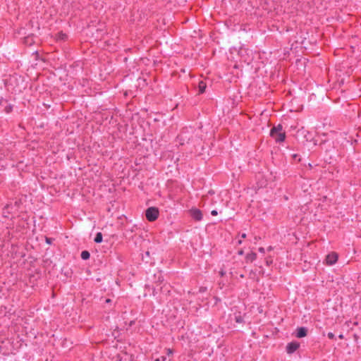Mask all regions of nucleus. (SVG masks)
<instances>
[{
    "label": "nucleus",
    "instance_id": "7ed1b4c3",
    "mask_svg": "<svg viewBox=\"0 0 361 361\" xmlns=\"http://www.w3.org/2000/svg\"><path fill=\"white\" fill-rule=\"evenodd\" d=\"M159 215V209L154 207H149L145 211L146 219L151 222L156 221L158 219Z\"/></svg>",
    "mask_w": 361,
    "mask_h": 361
},
{
    "label": "nucleus",
    "instance_id": "b1692460",
    "mask_svg": "<svg viewBox=\"0 0 361 361\" xmlns=\"http://www.w3.org/2000/svg\"><path fill=\"white\" fill-rule=\"evenodd\" d=\"M220 274H221V276H224L225 274V272L223 270H221L220 271Z\"/></svg>",
    "mask_w": 361,
    "mask_h": 361
},
{
    "label": "nucleus",
    "instance_id": "dca6fc26",
    "mask_svg": "<svg viewBox=\"0 0 361 361\" xmlns=\"http://www.w3.org/2000/svg\"><path fill=\"white\" fill-rule=\"evenodd\" d=\"M327 336L329 339H334L335 338V336L332 332H329Z\"/></svg>",
    "mask_w": 361,
    "mask_h": 361
},
{
    "label": "nucleus",
    "instance_id": "ddd939ff",
    "mask_svg": "<svg viewBox=\"0 0 361 361\" xmlns=\"http://www.w3.org/2000/svg\"><path fill=\"white\" fill-rule=\"evenodd\" d=\"M13 106L11 105H8L5 107V111L8 114L12 111Z\"/></svg>",
    "mask_w": 361,
    "mask_h": 361
},
{
    "label": "nucleus",
    "instance_id": "412c9836",
    "mask_svg": "<svg viewBox=\"0 0 361 361\" xmlns=\"http://www.w3.org/2000/svg\"><path fill=\"white\" fill-rule=\"evenodd\" d=\"M259 252H261V253H262V254H264V252H265V249H264V247H259Z\"/></svg>",
    "mask_w": 361,
    "mask_h": 361
},
{
    "label": "nucleus",
    "instance_id": "6ab92c4d",
    "mask_svg": "<svg viewBox=\"0 0 361 361\" xmlns=\"http://www.w3.org/2000/svg\"><path fill=\"white\" fill-rule=\"evenodd\" d=\"M166 351H167V355H170L173 354V350L171 348H167Z\"/></svg>",
    "mask_w": 361,
    "mask_h": 361
},
{
    "label": "nucleus",
    "instance_id": "4468645a",
    "mask_svg": "<svg viewBox=\"0 0 361 361\" xmlns=\"http://www.w3.org/2000/svg\"><path fill=\"white\" fill-rule=\"evenodd\" d=\"M273 260L271 257H267L266 258V264L267 266H269L271 264H272Z\"/></svg>",
    "mask_w": 361,
    "mask_h": 361
},
{
    "label": "nucleus",
    "instance_id": "a211bd4d",
    "mask_svg": "<svg viewBox=\"0 0 361 361\" xmlns=\"http://www.w3.org/2000/svg\"><path fill=\"white\" fill-rule=\"evenodd\" d=\"M235 321L238 323H241L243 322V319L241 318V317H235Z\"/></svg>",
    "mask_w": 361,
    "mask_h": 361
},
{
    "label": "nucleus",
    "instance_id": "39448f33",
    "mask_svg": "<svg viewBox=\"0 0 361 361\" xmlns=\"http://www.w3.org/2000/svg\"><path fill=\"white\" fill-rule=\"evenodd\" d=\"M338 260V255L333 252L326 255V262L328 265L334 264Z\"/></svg>",
    "mask_w": 361,
    "mask_h": 361
},
{
    "label": "nucleus",
    "instance_id": "423d86ee",
    "mask_svg": "<svg viewBox=\"0 0 361 361\" xmlns=\"http://www.w3.org/2000/svg\"><path fill=\"white\" fill-rule=\"evenodd\" d=\"M300 346L298 342H290L286 346V352L288 354H292L296 351Z\"/></svg>",
    "mask_w": 361,
    "mask_h": 361
},
{
    "label": "nucleus",
    "instance_id": "f257e3e1",
    "mask_svg": "<svg viewBox=\"0 0 361 361\" xmlns=\"http://www.w3.org/2000/svg\"><path fill=\"white\" fill-rule=\"evenodd\" d=\"M276 176L272 172L258 173L256 175V184L258 189L263 188H273L276 186Z\"/></svg>",
    "mask_w": 361,
    "mask_h": 361
},
{
    "label": "nucleus",
    "instance_id": "4be33fe9",
    "mask_svg": "<svg viewBox=\"0 0 361 361\" xmlns=\"http://www.w3.org/2000/svg\"><path fill=\"white\" fill-rule=\"evenodd\" d=\"M46 242H47L48 244H50V243H51V239H50V238H46Z\"/></svg>",
    "mask_w": 361,
    "mask_h": 361
},
{
    "label": "nucleus",
    "instance_id": "5701e85b",
    "mask_svg": "<svg viewBox=\"0 0 361 361\" xmlns=\"http://www.w3.org/2000/svg\"><path fill=\"white\" fill-rule=\"evenodd\" d=\"M246 238V234L245 233H243L241 235V238Z\"/></svg>",
    "mask_w": 361,
    "mask_h": 361
},
{
    "label": "nucleus",
    "instance_id": "20e7f679",
    "mask_svg": "<svg viewBox=\"0 0 361 361\" xmlns=\"http://www.w3.org/2000/svg\"><path fill=\"white\" fill-rule=\"evenodd\" d=\"M190 214L191 217L195 221H201L203 218L201 210L197 208H192L190 210Z\"/></svg>",
    "mask_w": 361,
    "mask_h": 361
},
{
    "label": "nucleus",
    "instance_id": "c85d7f7f",
    "mask_svg": "<svg viewBox=\"0 0 361 361\" xmlns=\"http://www.w3.org/2000/svg\"><path fill=\"white\" fill-rule=\"evenodd\" d=\"M242 243V240H238V244H241Z\"/></svg>",
    "mask_w": 361,
    "mask_h": 361
},
{
    "label": "nucleus",
    "instance_id": "bb28decb",
    "mask_svg": "<svg viewBox=\"0 0 361 361\" xmlns=\"http://www.w3.org/2000/svg\"><path fill=\"white\" fill-rule=\"evenodd\" d=\"M268 251H271L272 250V247L271 246H269L268 248H267Z\"/></svg>",
    "mask_w": 361,
    "mask_h": 361
},
{
    "label": "nucleus",
    "instance_id": "0eeeda50",
    "mask_svg": "<svg viewBox=\"0 0 361 361\" xmlns=\"http://www.w3.org/2000/svg\"><path fill=\"white\" fill-rule=\"evenodd\" d=\"M307 330L305 327H299L296 330V336L298 338H302L307 335Z\"/></svg>",
    "mask_w": 361,
    "mask_h": 361
},
{
    "label": "nucleus",
    "instance_id": "393cba45",
    "mask_svg": "<svg viewBox=\"0 0 361 361\" xmlns=\"http://www.w3.org/2000/svg\"><path fill=\"white\" fill-rule=\"evenodd\" d=\"M243 254V250L238 251V255H242Z\"/></svg>",
    "mask_w": 361,
    "mask_h": 361
},
{
    "label": "nucleus",
    "instance_id": "c756f323",
    "mask_svg": "<svg viewBox=\"0 0 361 361\" xmlns=\"http://www.w3.org/2000/svg\"><path fill=\"white\" fill-rule=\"evenodd\" d=\"M9 208V205H7L5 209H8Z\"/></svg>",
    "mask_w": 361,
    "mask_h": 361
},
{
    "label": "nucleus",
    "instance_id": "9b49d317",
    "mask_svg": "<svg viewBox=\"0 0 361 361\" xmlns=\"http://www.w3.org/2000/svg\"><path fill=\"white\" fill-rule=\"evenodd\" d=\"M102 238H103V237H102V233L99 232V233H97L96 234V236H95V238H94V242H95L96 243H102Z\"/></svg>",
    "mask_w": 361,
    "mask_h": 361
},
{
    "label": "nucleus",
    "instance_id": "f8f14e48",
    "mask_svg": "<svg viewBox=\"0 0 361 361\" xmlns=\"http://www.w3.org/2000/svg\"><path fill=\"white\" fill-rule=\"evenodd\" d=\"M90 254L88 251L84 250L81 252V258L84 260H87L90 258Z\"/></svg>",
    "mask_w": 361,
    "mask_h": 361
},
{
    "label": "nucleus",
    "instance_id": "aec40b11",
    "mask_svg": "<svg viewBox=\"0 0 361 361\" xmlns=\"http://www.w3.org/2000/svg\"><path fill=\"white\" fill-rule=\"evenodd\" d=\"M211 214H212V216H216V215L218 214V212H217V211H216V210L214 209V210H212V211L211 212Z\"/></svg>",
    "mask_w": 361,
    "mask_h": 361
},
{
    "label": "nucleus",
    "instance_id": "9d476101",
    "mask_svg": "<svg viewBox=\"0 0 361 361\" xmlns=\"http://www.w3.org/2000/svg\"><path fill=\"white\" fill-rule=\"evenodd\" d=\"M207 87V84L204 81H200L198 85L199 93L204 92Z\"/></svg>",
    "mask_w": 361,
    "mask_h": 361
},
{
    "label": "nucleus",
    "instance_id": "f03ea898",
    "mask_svg": "<svg viewBox=\"0 0 361 361\" xmlns=\"http://www.w3.org/2000/svg\"><path fill=\"white\" fill-rule=\"evenodd\" d=\"M270 135L277 142H282L285 140L286 138V133L283 130L282 126L281 125H279L276 127H274L270 131Z\"/></svg>",
    "mask_w": 361,
    "mask_h": 361
},
{
    "label": "nucleus",
    "instance_id": "1a4fd4ad",
    "mask_svg": "<svg viewBox=\"0 0 361 361\" xmlns=\"http://www.w3.org/2000/svg\"><path fill=\"white\" fill-rule=\"evenodd\" d=\"M256 259H257V254L255 252L248 253L245 257V259L247 262H252L255 261Z\"/></svg>",
    "mask_w": 361,
    "mask_h": 361
},
{
    "label": "nucleus",
    "instance_id": "7c9ffc66",
    "mask_svg": "<svg viewBox=\"0 0 361 361\" xmlns=\"http://www.w3.org/2000/svg\"><path fill=\"white\" fill-rule=\"evenodd\" d=\"M4 214H5V212H4L3 215L4 216V217H6L7 216L5 215Z\"/></svg>",
    "mask_w": 361,
    "mask_h": 361
},
{
    "label": "nucleus",
    "instance_id": "a878e982",
    "mask_svg": "<svg viewBox=\"0 0 361 361\" xmlns=\"http://www.w3.org/2000/svg\"><path fill=\"white\" fill-rule=\"evenodd\" d=\"M338 338H339L340 339H343V334H340V335L338 336Z\"/></svg>",
    "mask_w": 361,
    "mask_h": 361
},
{
    "label": "nucleus",
    "instance_id": "f3484780",
    "mask_svg": "<svg viewBox=\"0 0 361 361\" xmlns=\"http://www.w3.org/2000/svg\"><path fill=\"white\" fill-rule=\"evenodd\" d=\"M166 357L165 356H162L161 358H157L154 361H166Z\"/></svg>",
    "mask_w": 361,
    "mask_h": 361
},
{
    "label": "nucleus",
    "instance_id": "6e6552de",
    "mask_svg": "<svg viewBox=\"0 0 361 361\" xmlns=\"http://www.w3.org/2000/svg\"><path fill=\"white\" fill-rule=\"evenodd\" d=\"M35 39L33 35H29L24 38V43L28 46H31L35 43Z\"/></svg>",
    "mask_w": 361,
    "mask_h": 361
},
{
    "label": "nucleus",
    "instance_id": "cd10ccee",
    "mask_svg": "<svg viewBox=\"0 0 361 361\" xmlns=\"http://www.w3.org/2000/svg\"><path fill=\"white\" fill-rule=\"evenodd\" d=\"M300 132H301V133L303 134L305 132V130L303 128H302Z\"/></svg>",
    "mask_w": 361,
    "mask_h": 361
},
{
    "label": "nucleus",
    "instance_id": "2f4dec72",
    "mask_svg": "<svg viewBox=\"0 0 361 361\" xmlns=\"http://www.w3.org/2000/svg\"><path fill=\"white\" fill-rule=\"evenodd\" d=\"M109 301H110V300H109V299H107V300H106V302H109Z\"/></svg>",
    "mask_w": 361,
    "mask_h": 361
},
{
    "label": "nucleus",
    "instance_id": "2eb2a0df",
    "mask_svg": "<svg viewBox=\"0 0 361 361\" xmlns=\"http://www.w3.org/2000/svg\"><path fill=\"white\" fill-rule=\"evenodd\" d=\"M66 38V35L65 34H63V33H60L59 34V37H58V39H61V40H63Z\"/></svg>",
    "mask_w": 361,
    "mask_h": 361
}]
</instances>
